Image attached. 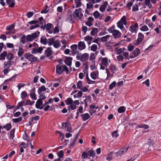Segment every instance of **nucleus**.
<instances>
[{
	"instance_id": "1",
	"label": "nucleus",
	"mask_w": 161,
	"mask_h": 161,
	"mask_svg": "<svg viewBox=\"0 0 161 161\" xmlns=\"http://www.w3.org/2000/svg\"><path fill=\"white\" fill-rule=\"evenodd\" d=\"M61 41L57 39L55 40L54 38H50L48 39V45L51 46L53 45L55 48L58 49L61 46Z\"/></svg>"
},
{
	"instance_id": "2",
	"label": "nucleus",
	"mask_w": 161,
	"mask_h": 161,
	"mask_svg": "<svg viewBox=\"0 0 161 161\" xmlns=\"http://www.w3.org/2000/svg\"><path fill=\"white\" fill-rule=\"evenodd\" d=\"M108 31L110 33H112V35L115 39L120 38L121 36V33L118 30L115 29L114 25L109 27Z\"/></svg>"
},
{
	"instance_id": "3",
	"label": "nucleus",
	"mask_w": 161,
	"mask_h": 161,
	"mask_svg": "<svg viewBox=\"0 0 161 161\" xmlns=\"http://www.w3.org/2000/svg\"><path fill=\"white\" fill-rule=\"evenodd\" d=\"M117 27L121 29L123 32L125 31V29L124 26V25H127L126 17L124 15L121 18L120 20L118 21L117 24Z\"/></svg>"
},
{
	"instance_id": "4",
	"label": "nucleus",
	"mask_w": 161,
	"mask_h": 161,
	"mask_svg": "<svg viewBox=\"0 0 161 161\" xmlns=\"http://www.w3.org/2000/svg\"><path fill=\"white\" fill-rule=\"evenodd\" d=\"M56 71L57 74L59 75L62 74V72L65 71L66 74L69 73V70L68 68L65 65H58L56 67Z\"/></svg>"
},
{
	"instance_id": "5",
	"label": "nucleus",
	"mask_w": 161,
	"mask_h": 161,
	"mask_svg": "<svg viewBox=\"0 0 161 161\" xmlns=\"http://www.w3.org/2000/svg\"><path fill=\"white\" fill-rule=\"evenodd\" d=\"M40 33L39 31H36L26 36V39L28 42H31L38 37Z\"/></svg>"
},
{
	"instance_id": "6",
	"label": "nucleus",
	"mask_w": 161,
	"mask_h": 161,
	"mask_svg": "<svg viewBox=\"0 0 161 161\" xmlns=\"http://www.w3.org/2000/svg\"><path fill=\"white\" fill-rule=\"evenodd\" d=\"M24 57L25 58L31 62H35L37 58L34 55L27 53L25 54Z\"/></svg>"
},
{
	"instance_id": "7",
	"label": "nucleus",
	"mask_w": 161,
	"mask_h": 161,
	"mask_svg": "<svg viewBox=\"0 0 161 161\" xmlns=\"http://www.w3.org/2000/svg\"><path fill=\"white\" fill-rule=\"evenodd\" d=\"M82 12V9L81 8L75 9L73 12V13L75 18L80 19L83 16V14Z\"/></svg>"
},
{
	"instance_id": "8",
	"label": "nucleus",
	"mask_w": 161,
	"mask_h": 161,
	"mask_svg": "<svg viewBox=\"0 0 161 161\" xmlns=\"http://www.w3.org/2000/svg\"><path fill=\"white\" fill-rule=\"evenodd\" d=\"M53 103V99L52 98H50L47 101H45L44 104H43L44 110L45 111H47L51 107L50 105Z\"/></svg>"
},
{
	"instance_id": "9",
	"label": "nucleus",
	"mask_w": 161,
	"mask_h": 161,
	"mask_svg": "<svg viewBox=\"0 0 161 161\" xmlns=\"http://www.w3.org/2000/svg\"><path fill=\"white\" fill-rule=\"evenodd\" d=\"M75 19V17L73 13L71 11L68 12L66 20L70 23H72L74 21Z\"/></svg>"
},
{
	"instance_id": "10",
	"label": "nucleus",
	"mask_w": 161,
	"mask_h": 161,
	"mask_svg": "<svg viewBox=\"0 0 161 161\" xmlns=\"http://www.w3.org/2000/svg\"><path fill=\"white\" fill-rule=\"evenodd\" d=\"M138 25L137 23L130 25L129 27V31L132 33L136 34L138 30Z\"/></svg>"
},
{
	"instance_id": "11",
	"label": "nucleus",
	"mask_w": 161,
	"mask_h": 161,
	"mask_svg": "<svg viewBox=\"0 0 161 161\" xmlns=\"http://www.w3.org/2000/svg\"><path fill=\"white\" fill-rule=\"evenodd\" d=\"M63 128L66 129L67 131L69 132H72V128L69 122H67L64 123H63L62 125Z\"/></svg>"
},
{
	"instance_id": "12",
	"label": "nucleus",
	"mask_w": 161,
	"mask_h": 161,
	"mask_svg": "<svg viewBox=\"0 0 161 161\" xmlns=\"http://www.w3.org/2000/svg\"><path fill=\"white\" fill-rule=\"evenodd\" d=\"M110 60L107 57L102 58L101 63L105 67H108L110 63Z\"/></svg>"
},
{
	"instance_id": "13",
	"label": "nucleus",
	"mask_w": 161,
	"mask_h": 161,
	"mask_svg": "<svg viewBox=\"0 0 161 161\" xmlns=\"http://www.w3.org/2000/svg\"><path fill=\"white\" fill-rule=\"evenodd\" d=\"M140 53V51L139 49L138 48H136L131 53L130 56V58H132L136 57Z\"/></svg>"
},
{
	"instance_id": "14",
	"label": "nucleus",
	"mask_w": 161,
	"mask_h": 161,
	"mask_svg": "<svg viewBox=\"0 0 161 161\" xmlns=\"http://www.w3.org/2000/svg\"><path fill=\"white\" fill-rule=\"evenodd\" d=\"M43 105L42 101L40 99H38L36 103L35 106L36 108L42 109L44 108Z\"/></svg>"
},
{
	"instance_id": "15",
	"label": "nucleus",
	"mask_w": 161,
	"mask_h": 161,
	"mask_svg": "<svg viewBox=\"0 0 161 161\" xmlns=\"http://www.w3.org/2000/svg\"><path fill=\"white\" fill-rule=\"evenodd\" d=\"M14 63V61L12 60H8L7 61H5L4 63V67L6 68H10L11 66Z\"/></svg>"
},
{
	"instance_id": "16",
	"label": "nucleus",
	"mask_w": 161,
	"mask_h": 161,
	"mask_svg": "<svg viewBox=\"0 0 161 161\" xmlns=\"http://www.w3.org/2000/svg\"><path fill=\"white\" fill-rule=\"evenodd\" d=\"M144 39V35L142 33H139L138 34V38L136 41L137 44H139Z\"/></svg>"
},
{
	"instance_id": "17",
	"label": "nucleus",
	"mask_w": 161,
	"mask_h": 161,
	"mask_svg": "<svg viewBox=\"0 0 161 161\" xmlns=\"http://www.w3.org/2000/svg\"><path fill=\"white\" fill-rule=\"evenodd\" d=\"M128 150V147L125 148H122L120 149V150L116 153V155L119 156L120 155L123 154Z\"/></svg>"
},
{
	"instance_id": "18",
	"label": "nucleus",
	"mask_w": 161,
	"mask_h": 161,
	"mask_svg": "<svg viewBox=\"0 0 161 161\" xmlns=\"http://www.w3.org/2000/svg\"><path fill=\"white\" fill-rule=\"evenodd\" d=\"M14 24H11L6 26V30L8 31H11V33H14L16 32L15 29L14 28Z\"/></svg>"
},
{
	"instance_id": "19",
	"label": "nucleus",
	"mask_w": 161,
	"mask_h": 161,
	"mask_svg": "<svg viewBox=\"0 0 161 161\" xmlns=\"http://www.w3.org/2000/svg\"><path fill=\"white\" fill-rule=\"evenodd\" d=\"M78 135L77 134L74 138L71 139L69 144V146L70 147H74L75 142L78 138Z\"/></svg>"
},
{
	"instance_id": "20",
	"label": "nucleus",
	"mask_w": 161,
	"mask_h": 161,
	"mask_svg": "<svg viewBox=\"0 0 161 161\" xmlns=\"http://www.w3.org/2000/svg\"><path fill=\"white\" fill-rule=\"evenodd\" d=\"M99 73L97 71H94L90 74L91 78L93 80H96L98 77Z\"/></svg>"
},
{
	"instance_id": "21",
	"label": "nucleus",
	"mask_w": 161,
	"mask_h": 161,
	"mask_svg": "<svg viewBox=\"0 0 161 161\" xmlns=\"http://www.w3.org/2000/svg\"><path fill=\"white\" fill-rule=\"evenodd\" d=\"M53 54V51L51 47H49L47 48L45 51V55L48 57L51 56Z\"/></svg>"
},
{
	"instance_id": "22",
	"label": "nucleus",
	"mask_w": 161,
	"mask_h": 161,
	"mask_svg": "<svg viewBox=\"0 0 161 161\" xmlns=\"http://www.w3.org/2000/svg\"><path fill=\"white\" fill-rule=\"evenodd\" d=\"M35 91V88H33L30 92V97L33 100H36L37 99Z\"/></svg>"
},
{
	"instance_id": "23",
	"label": "nucleus",
	"mask_w": 161,
	"mask_h": 161,
	"mask_svg": "<svg viewBox=\"0 0 161 161\" xmlns=\"http://www.w3.org/2000/svg\"><path fill=\"white\" fill-rule=\"evenodd\" d=\"M72 58L70 57H67L64 60L65 63L68 66H71Z\"/></svg>"
},
{
	"instance_id": "24",
	"label": "nucleus",
	"mask_w": 161,
	"mask_h": 161,
	"mask_svg": "<svg viewBox=\"0 0 161 161\" xmlns=\"http://www.w3.org/2000/svg\"><path fill=\"white\" fill-rule=\"evenodd\" d=\"M86 48V45L83 42H80L78 44V48L80 50H82Z\"/></svg>"
},
{
	"instance_id": "25",
	"label": "nucleus",
	"mask_w": 161,
	"mask_h": 161,
	"mask_svg": "<svg viewBox=\"0 0 161 161\" xmlns=\"http://www.w3.org/2000/svg\"><path fill=\"white\" fill-rule=\"evenodd\" d=\"M92 39L93 37L89 35L87 36L84 38V40L87 42L88 45L91 43Z\"/></svg>"
},
{
	"instance_id": "26",
	"label": "nucleus",
	"mask_w": 161,
	"mask_h": 161,
	"mask_svg": "<svg viewBox=\"0 0 161 161\" xmlns=\"http://www.w3.org/2000/svg\"><path fill=\"white\" fill-rule=\"evenodd\" d=\"M7 4L9 7L13 8L15 5V1L13 0H6Z\"/></svg>"
},
{
	"instance_id": "27",
	"label": "nucleus",
	"mask_w": 161,
	"mask_h": 161,
	"mask_svg": "<svg viewBox=\"0 0 161 161\" xmlns=\"http://www.w3.org/2000/svg\"><path fill=\"white\" fill-rule=\"evenodd\" d=\"M70 48L72 50V52L73 54H76L78 52L77 51V45H72L70 47Z\"/></svg>"
},
{
	"instance_id": "28",
	"label": "nucleus",
	"mask_w": 161,
	"mask_h": 161,
	"mask_svg": "<svg viewBox=\"0 0 161 161\" xmlns=\"http://www.w3.org/2000/svg\"><path fill=\"white\" fill-rule=\"evenodd\" d=\"M108 4V3H107V2H105L103 3V4L100 6L99 8L100 11L102 12H104L107 7Z\"/></svg>"
},
{
	"instance_id": "29",
	"label": "nucleus",
	"mask_w": 161,
	"mask_h": 161,
	"mask_svg": "<svg viewBox=\"0 0 161 161\" xmlns=\"http://www.w3.org/2000/svg\"><path fill=\"white\" fill-rule=\"evenodd\" d=\"M89 55L87 53L83 54L81 56L80 60L82 61H85L88 59Z\"/></svg>"
},
{
	"instance_id": "30",
	"label": "nucleus",
	"mask_w": 161,
	"mask_h": 161,
	"mask_svg": "<svg viewBox=\"0 0 161 161\" xmlns=\"http://www.w3.org/2000/svg\"><path fill=\"white\" fill-rule=\"evenodd\" d=\"M81 119L83 121H85L89 119L90 116L88 113H85L81 115Z\"/></svg>"
},
{
	"instance_id": "31",
	"label": "nucleus",
	"mask_w": 161,
	"mask_h": 161,
	"mask_svg": "<svg viewBox=\"0 0 161 161\" xmlns=\"http://www.w3.org/2000/svg\"><path fill=\"white\" fill-rule=\"evenodd\" d=\"M40 42L41 43L44 45L48 44V40H47L46 37L44 36H42L40 39Z\"/></svg>"
},
{
	"instance_id": "32",
	"label": "nucleus",
	"mask_w": 161,
	"mask_h": 161,
	"mask_svg": "<svg viewBox=\"0 0 161 161\" xmlns=\"http://www.w3.org/2000/svg\"><path fill=\"white\" fill-rule=\"evenodd\" d=\"M145 23L150 28L152 29L153 28V24L151 22L150 20L148 19H146L145 20Z\"/></svg>"
},
{
	"instance_id": "33",
	"label": "nucleus",
	"mask_w": 161,
	"mask_h": 161,
	"mask_svg": "<svg viewBox=\"0 0 161 161\" xmlns=\"http://www.w3.org/2000/svg\"><path fill=\"white\" fill-rule=\"evenodd\" d=\"M109 68L110 70L113 73H114L117 70V68L114 65H110L109 66Z\"/></svg>"
},
{
	"instance_id": "34",
	"label": "nucleus",
	"mask_w": 161,
	"mask_h": 161,
	"mask_svg": "<svg viewBox=\"0 0 161 161\" xmlns=\"http://www.w3.org/2000/svg\"><path fill=\"white\" fill-rule=\"evenodd\" d=\"M46 89H47L45 88V86H42L38 88L37 92L38 94H40L42 93V92L46 91Z\"/></svg>"
},
{
	"instance_id": "35",
	"label": "nucleus",
	"mask_w": 161,
	"mask_h": 161,
	"mask_svg": "<svg viewBox=\"0 0 161 161\" xmlns=\"http://www.w3.org/2000/svg\"><path fill=\"white\" fill-rule=\"evenodd\" d=\"M52 26V24L50 23H48L47 25H45L44 27H43V26L42 25L41 26V28H43L44 29L45 28L46 31H47L48 30H49V29H51Z\"/></svg>"
},
{
	"instance_id": "36",
	"label": "nucleus",
	"mask_w": 161,
	"mask_h": 161,
	"mask_svg": "<svg viewBox=\"0 0 161 161\" xmlns=\"http://www.w3.org/2000/svg\"><path fill=\"white\" fill-rule=\"evenodd\" d=\"M111 36L110 35H107L100 38V40L103 42H107Z\"/></svg>"
},
{
	"instance_id": "37",
	"label": "nucleus",
	"mask_w": 161,
	"mask_h": 161,
	"mask_svg": "<svg viewBox=\"0 0 161 161\" xmlns=\"http://www.w3.org/2000/svg\"><path fill=\"white\" fill-rule=\"evenodd\" d=\"M3 128H4L7 131H9L12 128L11 124L10 123L7 124L5 125H3Z\"/></svg>"
},
{
	"instance_id": "38",
	"label": "nucleus",
	"mask_w": 161,
	"mask_h": 161,
	"mask_svg": "<svg viewBox=\"0 0 161 161\" xmlns=\"http://www.w3.org/2000/svg\"><path fill=\"white\" fill-rule=\"evenodd\" d=\"M28 96V94L25 91H23L21 93V98L22 99H24L26 98Z\"/></svg>"
},
{
	"instance_id": "39",
	"label": "nucleus",
	"mask_w": 161,
	"mask_h": 161,
	"mask_svg": "<svg viewBox=\"0 0 161 161\" xmlns=\"http://www.w3.org/2000/svg\"><path fill=\"white\" fill-rule=\"evenodd\" d=\"M91 97L90 96H86V99L84 100V102L86 105L87 104V103H91Z\"/></svg>"
},
{
	"instance_id": "40",
	"label": "nucleus",
	"mask_w": 161,
	"mask_h": 161,
	"mask_svg": "<svg viewBox=\"0 0 161 161\" xmlns=\"http://www.w3.org/2000/svg\"><path fill=\"white\" fill-rule=\"evenodd\" d=\"M61 42L63 44V46L61 47V49L64 50L66 47V44H67L66 41L65 39H63L61 41Z\"/></svg>"
},
{
	"instance_id": "41",
	"label": "nucleus",
	"mask_w": 161,
	"mask_h": 161,
	"mask_svg": "<svg viewBox=\"0 0 161 161\" xmlns=\"http://www.w3.org/2000/svg\"><path fill=\"white\" fill-rule=\"evenodd\" d=\"M151 0H145L144 2L145 5L149 8H152V5L151 3Z\"/></svg>"
},
{
	"instance_id": "42",
	"label": "nucleus",
	"mask_w": 161,
	"mask_h": 161,
	"mask_svg": "<svg viewBox=\"0 0 161 161\" xmlns=\"http://www.w3.org/2000/svg\"><path fill=\"white\" fill-rule=\"evenodd\" d=\"M76 108V105H75V104L73 102L68 106V110L69 111L74 110Z\"/></svg>"
},
{
	"instance_id": "43",
	"label": "nucleus",
	"mask_w": 161,
	"mask_h": 161,
	"mask_svg": "<svg viewBox=\"0 0 161 161\" xmlns=\"http://www.w3.org/2000/svg\"><path fill=\"white\" fill-rule=\"evenodd\" d=\"M126 110V108L124 106L120 107L118 109V112L119 113H121L125 112Z\"/></svg>"
},
{
	"instance_id": "44",
	"label": "nucleus",
	"mask_w": 161,
	"mask_h": 161,
	"mask_svg": "<svg viewBox=\"0 0 161 161\" xmlns=\"http://www.w3.org/2000/svg\"><path fill=\"white\" fill-rule=\"evenodd\" d=\"M124 50H125V49L124 48H120L119 49H117V48H116V50H115V51L116 54H122V53H123V51Z\"/></svg>"
},
{
	"instance_id": "45",
	"label": "nucleus",
	"mask_w": 161,
	"mask_h": 161,
	"mask_svg": "<svg viewBox=\"0 0 161 161\" xmlns=\"http://www.w3.org/2000/svg\"><path fill=\"white\" fill-rule=\"evenodd\" d=\"M89 2L87 3L86 4V8L87 9H90L92 10L93 7V3L92 2H90L89 1Z\"/></svg>"
},
{
	"instance_id": "46",
	"label": "nucleus",
	"mask_w": 161,
	"mask_h": 161,
	"mask_svg": "<svg viewBox=\"0 0 161 161\" xmlns=\"http://www.w3.org/2000/svg\"><path fill=\"white\" fill-rule=\"evenodd\" d=\"M86 78L87 80V83L89 84H94L95 83V81L91 80L89 77L88 74H87L86 75Z\"/></svg>"
},
{
	"instance_id": "47",
	"label": "nucleus",
	"mask_w": 161,
	"mask_h": 161,
	"mask_svg": "<svg viewBox=\"0 0 161 161\" xmlns=\"http://www.w3.org/2000/svg\"><path fill=\"white\" fill-rule=\"evenodd\" d=\"M24 53V50L22 48H19L18 53V55L19 56H21Z\"/></svg>"
},
{
	"instance_id": "48",
	"label": "nucleus",
	"mask_w": 161,
	"mask_h": 161,
	"mask_svg": "<svg viewBox=\"0 0 161 161\" xmlns=\"http://www.w3.org/2000/svg\"><path fill=\"white\" fill-rule=\"evenodd\" d=\"M75 7L76 8L80 7L82 4L81 0H75Z\"/></svg>"
},
{
	"instance_id": "49",
	"label": "nucleus",
	"mask_w": 161,
	"mask_h": 161,
	"mask_svg": "<svg viewBox=\"0 0 161 161\" xmlns=\"http://www.w3.org/2000/svg\"><path fill=\"white\" fill-rule=\"evenodd\" d=\"M73 100L71 98L68 97L65 100V103L67 105H69L73 102Z\"/></svg>"
},
{
	"instance_id": "50",
	"label": "nucleus",
	"mask_w": 161,
	"mask_h": 161,
	"mask_svg": "<svg viewBox=\"0 0 161 161\" xmlns=\"http://www.w3.org/2000/svg\"><path fill=\"white\" fill-rule=\"evenodd\" d=\"M89 155L91 157H94L95 155V153L92 149H91L88 151Z\"/></svg>"
},
{
	"instance_id": "51",
	"label": "nucleus",
	"mask_w": 161,
	"mask_h": 161,
	"mask_svg": "<svg viewBox=\"0 0 161 161\" xmlns=\"http://www.w3.org/2000/svg\"><path fill=\"white\" fill-rule=\"evenodd\" d=\"M137 127L139 128H143L145 129H147L149 128V126L148 125L144 124L138 125L137 126Z\"/></svg>"
},
{
	"instance_id": "52",
	"label": "nucleus",
	"mask_w": 161,
	"mask_h": 161,
	"mask_svg": "<svg viewBox=\"0 0 161 161\" xmlns=\"http://www.w3.org/2000/svg\"><path fill=\"white\" fill-rule=\"evenodd\" d=\"M35 102L34 101H31L29 99L26 100L25 105H33Z\"/></svg>"
},
{
	"instance_id": "53",
	"label": "nucleus",
	"mask_w": 161,
	"mask_h": 161,
	"mask_svg": "<svg viewBox=\"0 0 161 161\" xmlns=\"http://www.w3.org/2000/svg\"><path fill=\"white\" fill-rule=\"evenodd\" d=\"M140 30L141 31H148L149 29L147 25H144L141 27Z\"/></svg>"
},
{
	"instance_id": "54",
	"label": "nucleus",
	"mask_w": 161,
	"mask_h": 161,
	"mask_svg": "<svg viewBox=\"0 0 161 161\" xmlns=\"http://www.w3.org/2000/svg\"><path fill=\"white\" fill-rule=\"evenodd\" d=\"M116 82L115 81H114L111 83L109 86V89L112 90L116 86Z\"/></svg>"
},
{
	"instance_id": "55",
	"label": "nucleus",
	"mask_w": 161,
	"mask_h": 161,
	"mask_svg": "<svg viewBox=\"0 0 161 161\" xmlns=\"http://www.w3.org/2000/svg\"><path fill=\"white\" fill-rule=\"evenodd\" d=\"M98 31L97 28H95L92 29L91 32V34L92 36H95L97 34Z\"/></svg>"
},
{
	"instance_id": "56",
	"label": "nucleus",
	"mask_w": 161,
	"mask_h": 161,
	"mask_svg": "<svg viewBox=\"0 0 161 161\" xmlns=\"http://www.w3.org/2000/svg\"><path fill=\"white\" fill-rule=\"evenodd\" d=\"M89 153L86 152H83L81 154V158L83 159H85L88 157L89 156Z\"/></svg>"
},
{
	"instance_id": "57",
	"label": "nucleus",
	"mask_w": 161,
	"mask_h": 161,
	"mask_svg": "<svg viewBox=\"0 0 161 161\" xmlns=\"http://www.w3.org/2000/svg\"><path fill=\"white\" fill-rule=\"evenodd\" d=\"M96 58V55L94 53H92L90 54V56L89 58V60L90 61H94Z\"/></svg>"
},
{
	"instance_id": "58",
	"label": "nucleus",
	"mask_w": 161,
	"mask_h": 161,
	"mask_svg": "<svg viewBox=\"0 0 161 161\" xmlns=\"http://www.w3.org/2000/svg\"><path fill=\"white\" fill-rule=\"evenodd\" d=\"M13 57V55L11 53H9L6 55V58L8 60H11Z\"/></svg>"
},
{
	"instance_id": "59",
	"label": "nucleus",
	"mask_w": 161,
	"mask_h": 161,
	"mask_svg": "<svg viewBox=\"0 0 161 161\" xmlns=\"http://www.w3.org/2000/svg\"><path fill=\"white\" fill-rule=\"evenodd\" d=\"M111 42H109L106 44V45L107 48L110 51H112L113 50L111 46Z\"/></svg>"
},
{
	"instance_id": "60",
	"label": "nucleus",
	"mask_w": 161,
	"mask_h": 161,
	"mask_svg": "<svg viewBox=\"0 0 161 161\" xmlns=\"http://www.w3.org/2000/svg\"><path fill=\"white\" fill-rule=\"evenodd\" d=\"M22 117H19L17 118L14 119H13V122L14 123H16L20 122L22 120Z\"/></svg>"
},
{
	"instance_id": "61",
	"label": "nucleus",
	"mask_w": 161,
	"mask_h": 161,
	"mask_svg": "<svg viewBox=\"0 0 161 161\" xmlns=\"http://www.w3.org/2000/svg\"><path fill=\"white\" fill-rule=\"evenodd\" d=\"M89 87L88 86H85L84 87H82L80 89V90L83 92H86L88 91V87Z\"/></svg>"
},
{
	"instance_id": "62",
	"label": "nucleus",
	"mask_w": 161,
	"mask_h": 161,
	"mask_svg": "<svg viewBox=\"0 0 161 161\" xmlns=\"http://www.w3.org/2000/svg\"><path fill=\"white\" fill-rule=\"evenodd\" d=\"M82 81H78L77 83V88L80 89L82 87Z\"/></svg>"
},
{
	"instance_id": "63",
	"label": "nucleus",
	"mask_w": 161,
	"mask_h": 161,
	"mask_svg": "<svg viewBox=\"0 0 161 161\" xmlns=\"http://www.w3.org/2000/svg\"><path fill=\"white\" fill-rule=\"evenodd\" d=\"M25 101H22L19 103H18V105L17 106V107L18 108H19L22 106H25Z\"/></svg>"
},
{
	"instance_id": "64",
	"label": "nucleus",
	"mask_w": 161,
	"mask_h": 161,
	"mask_svg": "<svg viewBox=\"0 0 161 161\" xmlns=\"http://www.w3.org/2000/svg\"><path fill=\"white\" fill-rule=\"evenodd\" d=\"M97 47L96 44H93L91 47V50L93 52L96 51L97 49Z\"/></svg>"
}]
</instances>
